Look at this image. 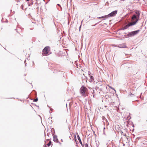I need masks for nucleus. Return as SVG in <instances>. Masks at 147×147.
<instances>
[{"instance_id":"nucleus-9","label":"nucleus","mask_w":147,"mask_h":147,"mask_svg":"<svg viewBox=\"0 0 147 147\" xmlns=\"http://www.w3.org/2000/svg\"><path fill=\"white\" fill-rule=\"evenodd\" d=\"M119 133L122 135H123L124 136H125L126 135V134H125L123 133V132L121 131L120 130L119 131Z\"/></svg>"},{"instance_id":"nucleus-4","label":"nucleus","mask_w":147,"mask_h":147,"mask_svg":"<svg viewBox=\"0 0 147 147\" xmlns=\"http://www.w3.org/2000/svg\"><path fill=\"white\" fill-rule=\"evenodd\" d=\"M136 22H131L128 23L127 25L124 27L123 29H126L128 27L135 25L136 24Z\"/></svg>"},{"instance_id":"nucleus-7","label":"nucleus","mask_w":147,"mask_h":147,"mask_svg":"<svg viewBox=\"0 0 147 147\" xmlns=\"http://www.w3.org/2000/svg\"><path fill=\"white\" fill-rule=\"evenodd\" d=\"M54 141L57 142H58V139L56 137L54 136Z\"/></svg>"},{"instance_id":"nucleus-11","label":"nucleus","mask_w":147,"mask_h":147,"mask_svg":"<svg viewBox=\"0 0 147 147\" xmlns=\"http://www.w3.org/2000/svg\"><path fill=\"white\" fill-rule=\"evenodd\" d=\"M51 141H50L49 142V143L47 144V146L48 147H49V146H50V145H51Z\"/></svg>"},{"instance_id":"nucleus-8","label":"nucleus","mask_w":147,"mask_h":147,"mask_svg":"<svg viewBox=\"0 0 147 147\" xmlns=\"http://www.w3.org/2000/svg\"><path fill=\"white\" fill-rule=\"evenodd\" d=\"M136 17L139 18L140 16V13L139 11H136Z\"/></svg>"},{"instance_id":"nucleus-17","label":"nucleus","mask_w":147,"mask_h":147,"mask_svg":"<svg viewBox=\"0 0 147 147\" xmlns=\"http://www.w3.org/2000/svg\"><path fill=\"white\" fill-rule=\"evenodd\" d=\"M44 147H49L47 146H47L46 145H45V146H44Z\"/></svg>"},{"instance_id":"nucleus-10","label":"nucleus","mask_w":147,"mask_h":147,"mask_svg":"<svg viewBox=\"0 0 147 147\" xmlns=\"http://www.w3.org/2000/svg\"><path fill=\"white\" fill-rule=\"evenodd\" d=\"M107 15H106L104 16H102V17H100L98 18H107L108 17V16H106Z\"/></svg>"},{"instance_id":"nucleus-14","label":"nucleus","mask_w":147,"mask_h":147,"mask_svg":"<svg viewBox=\"0 0 147 147\" xmlns=\"http://www.w3.org/2000/svg\"><path fill=\"white\" fill-rule=\"evenodd\" d=\"M109 86V88H111L112 89H113V90H115L114 89V88H112V87H111V86Z\"/></svg>"},{"instance_id":"nucleus-16","label":"nucleus","mask_w":147,"mask_h":147,"mask_svg":"<svg viewBox=\"0 0 147 147\" xmlns=\"http://www.w3.org/2000/svg\"><path fill=\"white\" fill-rule=\"evenodd\" d=\"M125 47H125V45H124L123 46H122V47H123V48H125Z\"/></svg>"},{"instance_id":"nucleus-19","label":"nucleus","mask_w":147,"mask_h":147,"mask_svg":"<svg viewBox=\"0 0 147 147\" xmlns=\"http://www.w3.org/2000/svg\"><path fill=\"white\" fill-rule=\"evenodd\" d=\"M27 1H29L30 0H26Z\"/></svg>"},{"instance_id":"nucleus-13","label":"nucleus","mask_w":147,"mask_h":147,"mask_svg":"<svg viewBox=\"0 0 147 147\" xmlns=\"http://www.w3.org/2000/svg\"><path fill=\"white\" fill-rule=\"evenodd\" d=\"M38 100V99L37 98H36L34 100V102H37Z\"/></svg>"},{"instance_id":"nucleus-1","label":"nucleus","mask_w":147,"mask_h":147,"mask_svg":"<svg viewBox=\"0 0 147 147\" xmlns=\"http://www.w3.org/2000/svg\"><path fill=\"white\" fill-rule=\"evenodd\" d=\"M88 90L86 87L82 86L80 89L81 95L84 97H86L88 94Z\"/></svg>"},{"instance_id":"nucleus-2","label":"nucleus","mask_w":147,"mask_h":147,"mask_svg":"<svg viewBox=\"0 0 147 147\" xmlns=\"http://www.w3.org/2000/svg\"><path fill=\"white\" fill-rule=\"evenodd\" d=\"M50 48L49 47H45L42 51V55L45 56L49 55L50 53Z\"/></svg>"},{"instance_id":"nucleus-18","label":"nucleus","mask_w":147,"mask_h":147,"mask_svg":"<svg viewBox=\"0 0 147 147\" xmlns=\"http://www.w3.org/2000/svg\"><path fill=\"white\" fill-rule=\"evenodd\" d=\"M81 26H80V28H81Z\"/></svg>"},{"instance_id":"nucleus-15","label":"nucleus","mask_w":147,"mask_h":147,"mask_svg":"<svg viewBox=\"0 0 147 147\" xmlns=\"http://www.w3.org/2000/svg\"><path fill=\"white\" fill-rule=\"evenodd\" d=\"M85 147H88V145L87 144H85Z\"/></svg>"},{"instance_id":"nucleus-12","label":"nucleus","mask_w":147,"mask_h":147,"mask_svg":"<svg viewBox=\"0 0 147 147\" xmlns=\"http://www.w3.org/2000/svg\"><path fill=\"white\" fill-rule=\"evenodd\" d=\"M78 140L82 144V141L80 140V139L79 135H78Z\"/></svg>"},{"instance_id":"nucleus-20","label":"nucleus","mask_w":147,"mask_h":147,"mask_svg":"<svg viewBox=\"0 0 147 147\" xmlns=\"http://www.w3.org/2000/svg\"><path fill=\"white\" fill-rule=\"evenodd\" d=\"M93 77L92 76H91V78H92Z\"/></svg>"},{"instance_id":"nucleus-3","label":"nucleus","mask_w":147,"mask_h":147,"mask_svg":"<svg viewBox=\"0 0 147 147\" xmlns=\"http://www.w3.org/2000/svg\"><path fill=\"white\" fill-rule=\"evenodd\" d=\"M140 31V30H138L136 31L131 32L127 34V36L129 37L133 36L138 34Z\"/></svg>"},{"instance_id":"nucleus-6","label":"nucleus","mask_w":147,"mask_h":147,"mask_svg":"<svg viewBox=\"0 0 147 147\" xmlns=\"http://www.w3.org/2000/svg\"><path fill=\"white\" fill-rule=\"evenodd\" d=\"M117 11H115L112 12L108 15H107V16H108V17L113 16H115L117 14Z\"/></svg>"},{"instance_id":"nucleus-5","label":"nucleus","mask_w":147,"mask_h":147,"mask_svg":"<svg viewBox=\"0 0 147 147\" xmlns=\"http://www.w3.org/2000/svg\"><path fill=\"white\" fill-rule=\"evenodd\" d=\"M137 17H136V15H133V16H132L131 18V22H136V23H137V21H138V19L137 18Z\"/></svg>"}]
</instances>
